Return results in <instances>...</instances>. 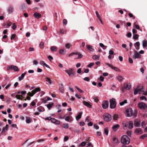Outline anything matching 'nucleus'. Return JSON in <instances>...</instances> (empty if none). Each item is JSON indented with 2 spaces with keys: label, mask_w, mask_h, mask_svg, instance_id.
I'll return each instance as SVG.
<instances>
[{
  "label": "nucleus",
  "mask_w": 147,
  "mask_h": 147,
  "mask_svg": "<svg viewBox=\"0 0 147 147\" xmlns=\"http://www.w3.org/2000/svg\"><path fill=\"white\" fill-rule=\"evenodd\" d=\"M121 143L123 145H127L129 143L130 139L127 136L124 135L121 137Z\"/></svg>",
  "instance_id": "f257e3e1"
},
{
  "label": "nucleus",
  "mask_w": 147,
  "mask_h": 147,
  "mask_svg": "<svg viewBox=\"0 0 147 147\" xmlns=\"http://www.w3.org/2000/svg\"><path fill=\"white\" fill-rule=\"evenodd\" d=\"M141 91V89L139 88L135 89L134 90V94L135 95H136L138 93L140 94Z\"/></svg>",
  "instance_id": "4be33fe9"
},
{
  "label": "nucleus",
  "mask_w": 147,
  "mask_h": 147,
  "mask_svg": "<svg viewBox=\"0 0 147 147\" xmlns=\"http://www.w3.org/2000/svg\"><path fill=\"white\" fill-rule=\"evenodd\" d=\"M69 139V137L67 136H65L64 137V140L65 142L67 141Z\"/></svg>",
  "instance_id": "052dcab7"
},
{
  "label": "nucleus",
  "mask_w": 147,
  "mask_h": 147,
  "mask_svg": "<svg viewBox=\"0 0 147 147\" xmlns=\"http://www.w3.org/2000/svg\"><path fill=\"white\" fill-rule=\"evenodd\" d=\"M135 54L133 55L132 57L134 59H136V58H140L141 57V55L137 51H135Z\"/></svg>",
  "instance_id": "9d476101"
},
{
  "label": "nucleus",
  "mask_w": 147,
  "mask_h": 147,
  "mask_svg": "<svg viewBox=\"0 0 147 147\" xmlns=\"http://www.w3.org/2000/svg\"><path fill=\"white\" fill-rule=\"evenodd\" d=\"M140 100H146V97L145 96H142L140 97Z\"/></svg>",
  "instance_id": "bf43d9fd"
},
{
  "label": "nucleus",
  "mask_w": 147,
  "mask_h": 147,
  "mask_svg": "<svg viewBox=\"0 0 147 147\" xmlns=\"http://www.w3.org/2000/svg\"><path fill=\"white\" fill-rule=\"evenodd\" d=\"M44 43L42 42H41L40 44V46L41 49H43L44 47Z\"/></svg>",
  "instance_id": "49530a36"
},
{
  "label": "nucleus",
  "mask_w": 147,
  "mask_h": 147,
  "mask_svg": "<svg viewBox=\"0 0 147 147\" xmlns=\"http://www.w3.org/2000/svg\"><path fill=\"white\" fill-rule=\"evenodd\" d=\"M147 136L146 134H144L140 137V139H144L147 137Z\"/></svg>",
  "instance_id": "09e8293b"
},
{
  "label": "nucleus",
  "mask_w": 147,
  "mask_h": 147,
  "mask_svg": "<svg viewBox=\"0 0 147 147\" xmlns=\"http://www.w3.org/2000/svg\"><path fill=\"white\" fill-rule=\"evenodd\" d=\"M133 111L131 108H129L126 110V116L128 117L131 116L132 115Z\"/></svg>",
  "instance_id": "6e6552de"
},
{
  "label": "nucleus",
  "mask_w": 147,
  "mask_h": 147,
  "mask_svg": "<svg viewBox=\"0 0 147 147\" xmlns=\"http://www.w3.org/2000/svg\"><path fill=\"white\" fill-rule=\"evenodd\" d=\"M45 80L47 82V84L51 85L52 84V82L51 80L50 79L48 78H45Z\"/></svg>",
  "instance_id": "a878e982"
},
{
  "label": "nucleus",
  "mask_w": 147,
  "mask_h": 147,
  "mask_svg": "<svg viewBox=\"0 0 147 147\" xmlns=\"http://www.w3.org/2000/svg\"><path fill=\"white\" fill-rule=\"evenodd\" d=\"M33 65H37L38 64V61L36 60H34L33 61Z\"/></svg>",
  "instance_id": "338daca9"
},
{
  "label": "nucleus",
  "mask_w": 147,
  "mask_h": 147,
  "mask_svg": "<svg viewBox=\"0 0 147 147\" xmlns=\"http://www.w3.org/2000/svg\"><path fill=\"white\" fill-rule=\"evenodd\" d=\"M60 86V87L59 88V90L60 92L62 93H63L64 92V86L63 84L62 83L60 84H59Z\"/></svg>",
  "instance_id": "5701e85b"
},
{
  "label": "nucleus",
  "mask_w": 147,
  "mask_h": 147,
  "mask_svg": "<svg viewBox=\"0 0 147 147\" xmlns=\"http://www.w3.org/2000/svg\"><path fill=\"white\" fill-rule=\"evenodd\" d=\"M134 132L136 135H140L142 133V131L141 128H137L135 130Z\"/></svg>",
  "instance_id": "9b49d317"
},
{
  "label": "nucleus",
  "mask_w": 147,
  "mask_h": 147,
  "mask_svg": "<svg viewBox=\"0 0 147 147\" xmlns=\"http://www.w3.org/2000/svg\"><path fill=\"white\" fill-rule=\"evenodd\" d=\"M76 53L78 54H76V55H78V57L77 58V59H80L83 57V56L81 54H80L79 53Z\"/></svg>",
  "instance_id": "79ce46f5"
},
{
  "label": "nucleus",
  "mask_w": 147,
  "mask_h": 147,
  "mask_svg": "<svg viewBox=\"0 0 147 147\" xmlns=\"http://www.w3.org/2000/svg\"><path fill=\"white\" fill-rule=\"evenodd\" d=\"M128 128L130 129H131L133 127V122L132 121H130L128 122Z\"/></svg>",
  "instance_id": "2eb2a0df"
},
{
  "label": "nucleus",
  "mask_w": 147,
  "mask_h": 147,
  "mask_svg": "<svg viewBox=\"0 0 147 147\" xmlns=\"http://www.w3.org/2000/svg\"><path fill=\"white\" fill-rule=\"evenodd\" d=\"M124 87L125 89L127 90H129L131 88L130 86L127 84H124Z\"/></svg>",
  "instance_id": "2f4dec72"
},
{
  "label": "nucleus",
  "mask_w": 147,
  "mask_h": 147,
  "mask_svg": "<svg viewBox=\"0 0 147 147\" xmlns=\"http://www.w3.org/2000/svg\"><path fill=\"white\" fill-rule=\"evenodd\" d=\"M57 49V47L56 46H52L51 48V50L52 51H55Z\"/></svg>",
  "instance_id": "c9c22d12"
},
{
  "label": "nucleus",
  "mask_w": 147,
  "mask_h": 147,
  "mask_svg": "<svg viewBox=\"0 0 147 147\" xmlns=\"http://www.w3.org/2000/svg\"><path fill=\"white\" fill-rule=\"evenodd\" d=\"M99 45H100V46L101 47L103 48V49H105L107 48V46H106L104 45L102 43H100L99 44Z\"/></svg>",
  "instance_id": "a19ab883"
},
{
  "label": "nucleus",
  "mask_w": 147,
  "mask_h": 147,
  "mask_svg": "<svg viewBox=\"0 0 147 147\" xmlns=\"http://www.w3.org/2000/svg\"><path fill=\"white\" fill-rule=\"evenodd\" d=\"M77 54H78L76 53L73 52L70 54H69L68 55V57H71Z\"/></svg>",
  "instance_id": "6e6d98bb"
},
{
  "label": "nucleus",
  "mask_w": 147,
  "mask_h": 147,
  "mask_svg": "<svg viewBox=\"0 0 147 147\" xmlns=\"http://www.w3.org/2000/svg\"><path fill=\"white\" fill-rule=\"evenodd\" d=\"M86 48L90 51L93 52L94 51V49L90 45H87L86 46Z\"/></svg>",
  "instance_id": "f3484780"
},
{
  "label": "nucleus",
  "mask_w": 147,
  "mask_h": 147,
  "mask_svg": "<svg viewBox=\"0 0 147 147\" xmlns=\"http://www.w3.org/2000/svg\"><path fill=\"white\" fill-rule=\"evenodd\" d=\"M7 11L9 13H12L13 11V8L12 7H9L8 8Z\"/></svg>",
  "instance_id": "393cba45"
},
{
  "label": "nucleus",
  "mask_w": 147,
  "mask_h": 147,
  "mask_svg": "<svg viewBox=\"0 0 147 147\" xmlns=\"http://www.w3.org/2000/svg\"><path fill=\"white\" fill-rule=\"evenodd\" d=\"M23 97L22 95H17L16 96V97L17 99H20L21 97Z\"/></svg>",
  "instance_id": "864d4df0"
},
{
  "label": "nucleus",
  "mask_w": 147,
  "mask_h": 147,
  "mask_svg": "<svg viewBox=\"0 0 147 147\" xmlns=\"http://www.w3.org/2000/svg\"><path fill=\"white\" fill-rule=\"evenodd\" d=\"M112 141L113 144H118L120 143L119 141V140L117 137H114L112 139Z\"/></svg>",
  "instance_id": "f8f14e48"
},
{
  "label": "nucleus",
  "mask_w": 147,
  "mask_h": 147,
  "mask_svg": "<svg viewBox=\"0 0 147 147\" xmlns=\"http://www.w3.org/2000/svg\"><path fill=\"white\" fill-rule=\"evenodd\" d=\"M110 108L111 109H114L116 107V102L115 99L114 98H112L110 100Z\"/></svg>",
  "instance_id": "f03ea898"
},
{
  "label": "nucleus",
  "mask_w": 147,
  "mask_h": 147,
  "mask_svg": "<svg viewBox=\"0 0 147 147\" xmlns=\"http://www.w3.org/2000/svg\"><path fill=\"white\" fill-rule=\"evenodd\" d=\"M82 112H80L78 115L76 117V120L78 121L79 119H80L82 115Z\"/></svg>",
  "instance_id": "c756f323"
},
{
  "label": "nucleus",
  "mask_w": 147,
  "mask_h": 147,
  "mask_svg": "<svg viewBox=\"0 0 147 147\" xmlns=\"http://www.w3.org/2000/svg\"><path fill=\"white\" fill-rule=\"evenodd\" d=\"M31 119L29 117H26V122L27 123H29L31 122Z\"/></svg>",
  "instance_id": "37998d69"
},
{
  "label": "nucleus",
  "mask_w": 147,
  "mask_h": 147,
  "mask_svg": "<svg viewBox=\"0 0 147 147\" xmlns=\"http://www.w3.org/2000/svg\"><path fill=\"white\" fill-rule=\"evenodd\" d=\"M139 37V36L137 34H135L133 36V38L134 39H137Z\"/></svg>",
  "instance_id": "8fccbe9b"
},
{
  "label": "nucleus",
  "mask_w": 147,
  "mask_h": 147,
  "mask_svg": "<svg viewBox=\"0 0 147 147\" xmlns=\"http://www.w3.org/2000/svg\"><path fill=\"white\" fill-rule=\"evenodd\" d=\"M9 125L7 124L5 127H3L2 129V133H3L4 132H5L6 130H7L9 127Z\"/></svg>",
  "instance_id": "7c9ffc66"
},
{
  "label": "nucleus",
  "mask_w": 147,
  "mask_h": 147,
  "mask_svg": "<svg viewBox=\"0 0 147 147\" xmlns=\"http://www.w3.org/2000/svg\"><path fill=\"white\" fill-rule=\"evenodd\" d=\"M71 45L70 43H67L65 45V46L66 48L69 49Z\"/></svg>",
  "instance_id": "de8ad7c7"
},
{
  "label": "nucleus",
  "mask_w": 147,
  "mask_h": 147,
  "mask_svg": "<svg viewBox=\"0 0 147 147\" xmlns=\"http://www.w3.org/2000/svg\"><path fill=\"white\" fill-rule=\"evenodd\" d=\"M83 103L84 105L87 106L88 107L90 108H92V106L88 102L84 101L83 102Z\"/></svg>",
  "instance_id": "6ab92c4d"
},
{
  "label": "nucleus",
  "mask_w": 147,
  "mask_h": 147,
  "mask_svg": "<svg viewBox=\"0 0 147 147\" xmlns=\"http://www.w3.org/2000/svg\"><path fill=\"white\" fill-rule=\"evenodd\" d=\"M75 87L77 90L80 92L82 93H83L84 92L83 90H81V89L78 88L76 86Z\"/></svg>",
  "instance_id": "4d7b16f0"
},
{
  "label": "nucleus",
  "mask_w": 147,
  "mask_h": 147,
  "mask_svg": "<svg viewBox=\"0 0 147 147\" xmlns=\"http://www.w3.org/2000/svg\"><path fill=\"white\" fill-rule=\"evenodd\" d=\"M104 132L105 134L107 135H108L109 131H108V129L107 128H105L104 129Z\"/></svg>",
  "instance_id": "a18cd8bd"
},
{
  "label": "nucleus",
  "mask_w": 147,
  "mask_h": 147,
  "mask_svg": "<svg viewBox=\"0 0 147 147\" xmlns=\"http://www.w3.org/2000/svg\"><path fill=\"white\" fill-rule=\"evenodd\" d=\"M117 80L120 82L122 81L123 80V78L122 77L120 76H118L117 77Z\"/></svg>",
  "instance_id": "4c0bfd02"
},
{
  "label": "nucleus",
  "mask_w": 147,
  "mask_h": 147,
  "mask_svg": "<svg viewBox=\"0 0 147 147\" xmlns=\"http://www.w3.org/2000/svg\"><path fill=\"white\" fill-rule=\"evenodd\" d=\"M140 120H136L134 122V125L136 127H139L140 126Z\"/></svg>",
  "instance_id": "4468645a"
},
{
  "label": "nucleus",
  "mask_w": 147,
  "mask_h": 147,
  "mask_svg": "<svg viewBox=\"0 0 147 147\" xmlns=\"http://www.w3.org/2000/svg\"><path fill=\"white\" fill-rule=\"evenodd\" d=\"M40 91V88H37L32 90L31 92H28L27 93V94L30 96H32L36 93V92Z\"/></svg>",
  "instance_id": "7ed1b4c3"
},
{
  "label": "nucleus",
  "mask_w": 147,
  "mask_h": 147,
  "mask_svg": "<svg viewBox=\"0 0 147 147\" xmlns=\"http://www.w3.org/2000/svg\"><path fill=\"white\" fill-rule=\"evenodd\" d=\"M70 119V117L69 116H67L65 117V120L66 121H68V122H71L70 121H69Z\"/></svg>",
  "instance_id": "3c124183"
},
{
  "label": "nucleus",
  "mask_w": 147,
  "mask_h": 147,
  "mask_svg": "<svg viewBox=\"0 0 147 147\" xmlns=\"http://www.w3.org/2000/svg\"><path fill=\"white\" fill-rule=\"evenodd\" d=\"M102 107L103 109H107L109 106V102L107 100H105L103 102L102 104Z\"/></svg>",
  "instance_id": "1a4fd4ad"
},
{
  "label": "nucleus",
  "mask_w": 147,
  "mask_h": 147,
  "mask_svg": "<svg viewBox=\"0 0 147 147\" xmlns=\"http://www.w3.org/2000/svg\"><path fill=\"white\" fill-rule=\"evenodd\" d=\"M138 107L141 109L144 110L146 109L147 106L144 103L140 102L138 104Z\"/></svg>",
  "instance_id": "39448f33"
},
{
  "label": "nucleus",
  "mask_w": 147,
  "mask_h": 147,
  "mask_svg": "<svg viewBox=\"0 0 147 147\" xmlns=\"http://www.w3.org/2000/svg\"><path fill=\"white\" fill-rule=\"evenodd\" d=\"M94 64V63L93 62L91 63L90 64H89L87 65L88 67L91 68L92 66Z\"/></svg>",
  "instance_id": "13d9d810"
},
{
  "label": "nucleus",
  "mask_w": 147,
  "mask_h": 147,
  "mask_svg": "<svg viewBox=\"0 0 147 147\" xmlns=\"http://www.w3.org/2000/svg\"><path fill=\"white\" fill-rule=\"evenodd\" d=\"M111 68L116 71L120 72L121 71L120 69L119 68L113 65V66Z\"/></svg>",
  "instance_id": "473e14b6"
},
{
  "label": "nucleus",
  "mask_w": 147,
  "mask_h": 147,
  "mask_svg": "<svg viewBox=\"0 0 147 147\" xmlns=\"http://www.w3.org/2000/svg\"><path fill=\"white\" fill-rule=\"evenodd\" d=\"M127 103V100H124L123 101L120 103V105L121 106Z\"/></svg>",
  "instance_id": "58836bf2"
},
{
  "label": "nucleus",
  "mask_w": 147,
  "mask_h": 147,
  "mask_svg": "<svg viewBox=\"0 0 147 147\" xmlns=\"http://www.w3.org/2000/svg\"><path fill=\"white\" fill-rule=\"evenodd\" d=\"M40 91V88H37L32 90L31 92H28L27 93V94L30 96H32L36 93V92Z\"/></svg>",
  "instance_id": "20e7f679"
},
{
  "label": "nucleus",
  "mask_w": 147,
  "mask_h": 147,
  "mask_svg": "<svg viewBox=\"0 0 147 147\" xmlns=\"http://www.w3.org/2000/svg\"><path fill=\"white\" fill-rule=\"evenodd\" d=\"M13 66H14L13 65H11L8 66L7 68V69L8 70H12L13 68Z\"/></svg>",
  "instance_id": "603ef678"
},
{
  "label": "nucleus",
  "mask_w": 147,
  "mask_h": 147,
  "mask_svg": "<svg viewBox=\"0 0 147 147\" xmlns=\"http://www.w3.org/2000/svg\"><path fill=\"white\" fill-rule=\"evenodd\" d=\"M63 128L65 129H67L69 127V125L68 123H65L63 124Z\"/></svg>",
  "instance_id": "e433bc0d"
},
{
  "label": "nucleus",
  "mask_w": 147,
  "mask_h": 147,
  "mask_svg": "<svg viewBox=\"0 0 147 147\" xmlns=\"http://www.w3.org/2000/svg\"><path fill=\"white\" fill-rule=\"evenodd\" d=\"M27 74L26 72H25L24 73L22 74L21 76L19 77L18 78L19 80L20 81L22 80L24 78L25 75Z\"/></svg>",
  "instance_id": "412c9836"
},
{
  "label": "nucleus",
  "mask_w": 147,
  "mask_h": 147,
  "mask_svg": "<svg viewBox=\"0 0 147 147\" xmlns=\"http://www.w3.org/2000/svg\"><path fill=\"white\" fill-rule=\"evenodd\" d=\"M147 41L146 40H144L142 41V46L144 48L147 46Z\"/></svg>",
  "instance_id": "72a5a7b5"
},
{
  "label": "nucleus",
  "mask_w": 147,
  "mask_h": 147,
  "mask_svg": "<svg viewBox=\"0 0 147 147\" xmlns=\"http://www.w3.org/2000/svg\"><path fill=\"white\" fill-rule=\"evenodd\" d=\"M53 103H51V104H49L47 105V107L48 109L49 110L53 106Z\"/></svg>",
  "instance_id": "ea45409f"
},
{
  "label": "nucleus",
  "mask_w": 147,
  "mask_h": 147,
  "mask_svg": "<svg viewBox=\"0 0 147 147\" xmlns=\"http://www.w3.org/2000/svg\"><path fill=\"white\" fill-rule=\"evenodd\" d=\"M13 69L16 71H19L18 67L16 66H14Z\"/></svg>",
  "instance_id": "c03bdc74"
},
{
  "label": "nucleus",
  "mask_w": 147,
  "mask_h": 147,
  "mask_svg": "<svg viewBox=\"0 0 147 147\" xmlns=\"http://www.w3.org/2000/svg\"><path fill=\"white\" fill-rule=\"evenodd\" d=\"M16 28V26L15 23H13V24L12 28L13 30H15Z\"/></svg>",
  "instance_id": "774afa93"
},
{
  "label": "nucleus",
  "mask_w": 147,
  "mask_h": 147,
  "mask_svg": "<svg viewBox=\"0 0 147 147\" xmlns=\"http://www.w3.org/2000/svg\"><path fill=\"white\" fill-rule=\"evenodd\" d=\"M131 131H127V134L129 136H130L131 135Z\"/></svg>",
  "instance_id": "680f3d73"
},
{
  "label": "nucleus",
  "mask_w": 147,
  "mask_h": 147,
  "mask_svg": "<svg viewBox=\"0 0 147 147\" xmlns=\"http://www.w3.org/2000/svg\"><path fill=\"white\" fill-rule=\"evenodd\" d=\"M33 16L34 18L37 19H39L41 17V15L37 12H35L33 14Z\"/></svg>",
  "instance_id": "ddd939ff"
},
{
  "label": "nucleus",
  "mask_w": 147,
  "mask_h": 147,
  "mask_svg": "<svg viewBox=\"0 0 147 147\" xmlns=\"http://www.w3.org/2000/svg\"><path fill=\"white\" fill-rule=\"evenodd\" d=\"M100 56L94 55L92 56V58L94 60H98L99 59Z\"/></svg>",
  "instance_id": "c85d7f7f"
},
{
  "label": "nucleus",
  "mask_w": 147,
  "mask_h": 147,
  "mask_svg": "<svg viewBox=\"0 0 147 147\" xmlns=\"http://www.w3.org/2000/svg\"><path fill=\"white\" fill-rule=\"evenodd\" d=\"M122 125L123 129H127V127H128V122L126 121H123L122 123Z\"/></svg>",
  "instance_id": "aec40b11"
},
{
  "label": "nucleus",
  "mask_w": 147,
  "mask_h": 147,
  "mask_svg": "<svg viewBox=\"0 0 147 147\" xmlns=\"http://www.w3.org/2000/svg\"><path fill=\"white\" fill-rule=\"evenodd\" d=\"M67 24V21L65 19L63 20V24L64 25H66Z\"/></svg>",
  "instance_id": "5fc2aeb1"
},
{
  "label": "nucleus",
  "mask_w": 147,
  "mask_h": 147,
  "mask_svg": "<svg viewBox=\"0 0 147 147\" xmlns=\"http://www.w3.org/2000/svg\"><path fill=\"white\" fill-rule=\"evenodd\" d=\"M39 63L40 65L42 66L44 65L46 67L49 68H50V67H49V66L47 64H46L44 61H40L39 62Z\"/></svg>",
  "instance_id": "a211bd4d"
},
{
  "label": "nucleus",
  "mask_w": 147,
  "mask_h": 147,
  "mask_svg": "<svg viewBox=\"0 0 147 147\" xmlns=\"http://www.w3.org/2000/svg\"><path fill=\"white\" fill-rule=\"evenodd\" d=\"M94 127L96 129H98L99 128V126L96 124L94 125Z\"/></svg>",
  "instance_id": "e2e57ef3"
},
{
  "label": "nucleus",
  "mask_w": 147,
  "mask_h": 147,
  "mask_svg": "<svg viewBox=\"0 0 147 147\" xmlns=\"http://www.w3.org/2000/svg\"><path fill=\"white\" fill-rule=\"evenodd\" d=\"M119 127V124H117L113 126L112 127V129L113 130L116 131L118 128Z\"/></svg>",
  "instance_id": "b1692460"
},
{
  "label": "nucleus",
  "mask_w": 147,
  "mask_h": 147,
  "mask_svg": "<svg viewBox=\"0 0 147 147\" xmlns=\"http://www.w3.org/2000/svg\"><path fill=\"white\" fill-rule=\"evenodd\" d=\"M51 121L53 123L59 125L60 123L59 121L57 120L54 118H52Z\"/></svg>",
  "instance_id": "dca6fc26"
},
{
  "label": "nucleus",
  "mask_w": 147,
  "mask_h": 147,
  "mask_svg": "<svg viewBox=\"0 0 147 147\" xmlns=\"http://www.w3.org/2000/svg\"><path fill=\"white\" fill-rule=\"evenodd\" d=\"M66 52V51L65 49H60L59 51V53L61 54L64 55L65 54Z\"/></svg>",
  "instance_id": "f704fd0d"
},
{
  "label": "nucleus",
  "mask_w": 147,
  "mask_h": 147,
  "mask_svg": "<svg viewBox=\"0 0 147 147\" xmlns=\"http://www.w3.org/2000/svg\"><path fill=\"white\" fill-rule=\"evenodd\" d=\"M112 118L114 120H117L119 118V115L117 114H114L112 116Z\"/></svg>",
  "instance_id": "bb28decb"
},
{
  "label": "nucleus",
  "mask_w": 147,
  "mask_h": 147,
  "mask_svg": "<svg viewBox=\"0 0 147 147\" xmlns=\"http://www.w3.org/2000/svg\"><path fill=\"white\" fill-rule=\"evenodd\" d=\"M129 62L130 63H133V60L132 59L131 57H129L128 59Z\"/></svg>",
  "instance_id": "0e129e2a"
},
{
  "label": "nucleus",
  "mask_w": 147,
  "mask_h": 147,
  "mask_svg": "<svg viewBox=\"0 0 147 147\" xmlns=\"http://www.w3.org/2000/svg\"><path fill=\"white\" fill-rule=\"evenodd\" d=\"M104 120L107 122L109 121L112 119V116L110 114L106 113L104 115Z\"/></svg>",
  "instance_id": "0eeeda50"
},
{
  "label": "nucleus",
  "mask_w": 147,
  "mask_h": 147,
  "mask_svg": "<svg viewBox=\"0 0 147 147\" xmlns=\"http://www.w3.org/2000/svg\"><path fill=\"white\" fill-rule=\"evenodd\" d=\"M12 23L11 22H9V23H7V24H6V23L4 24V26L5 28H9V26H10Z\"/></svg>",
  "instance_id": "cd10ccee"
},
{
  "label": "nucleus",
  "mask_w": 147,
  "mask_h": 147,
  "mask_svg": "<svg viewBox=\"0 0 147 147\" xmlns=\"http://www.w3.org/2000/svg\"><path fill=\"white\" fill-rule=\"evenodd\" d=\"M84 80L86 81H89L90 80L89 78L88 77H86L84 78Z\"/></svg>",
  "instance_id": "69168bd1"
},
{
  "label": "nucleus",
  "mask_w": 147,
  "mask_h": 147,
  "mask_svg": "<svg viewBox=\"0 0 147 147\" xmlns=\"http://www.w3.org/2000/svg\"><path fill=\"white\" fill-rule=\"evenodd\" d=\"M65 72L70 77H73L75 74V72L74 71L73 69L72 68H70L68 70H66Z\"/></svg>",
  "instance_id": "423d86ee"
}]
</instances>
